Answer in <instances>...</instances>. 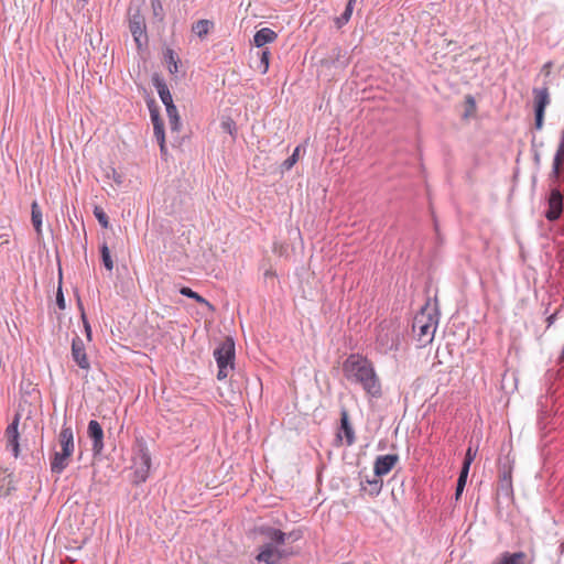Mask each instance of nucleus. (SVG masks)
<instances>
[{"label": "nucleus", "instance_id": "ddd939ff", "mask_svg": "<svg viewBox=\"0 0 564 564\" xmlns=\"http://www.w3.org/2000/svg\"><path fill=\"white\" fill-rule=\"evenodd\" d=\"M399 462V456L395 454L379 455L373 464V473L376 477H382L389 474L395 464Z\"/></svg>", "mask_w": 564, "mask_h": 564}, {"label": "nucleus", "instance_id": "49530a36", "mask_svg": "<svg viewBox=\"0 0 564 564\" xmlns=\"http://www.w3.org/2000/svg\"><path fill=\"white\" fill-rule=\"evenodd\" d=\"M535 141H536V139H535V137H533V138H532V148H535V147H536V142H535Z\"/></svg>", "mask_w": 564, "mask_h": 564}, {"label": "nucleus", "instance_id": "cd10ccee", "mask_svg": "<svg viewBox=\"0 0 564 564\" xmlns=\"http://www.w3.org/2000/svg\"><path fill=\"white\" fill-rule=\"evenodd\" d=\"M164 62L167 65V69L171 74H176L178 72V63L180 59L175 52L172 48H166L164 51Z\"/></svg>", "mask_w": 564, "mask_h": 564}, {"label": "nucleus", "instance_id": "09e8293b", "mask_svg": "<svg viewBox=\"0 0 564 564\" xmlns=\"http://www.w3.org/2000/svg\"><path fill=\"white\" fill-rule=\"evenodd\" d=\"M343 564H354V563H351V562H346V563H343Z\"/></svg>", "mask_w": 564, "mask_h": 564}, {"label": "nucleus", "instance_id": "4c0bfd02", "mask_svg": "<svg viewBox=\"0 0 564 564\" xmlns=\"http://www.w3.org/2000/svg\"><path fill=\"white\" fill-rule=\"evenodd\" d=\"M270 51L264 48L260 53V66H262V73H267L269 69Z\"/></svg>", "mask_w": 564, "mask_h": 564}, {"label": "nucleus", "instance_id": "a18cd8bd", "mask_svg": "<svg viewBox=\"0 0 564 564\" xmlns=\"http://www.w3.org/2000/svg\"><path fill=\"white\" fill-rule=\"evenodd\" d=\"M556 314H552L547 317V326H551L555 321Z\"/></svg>", "mask_w": 564, "mask_h": 564}, {"label": "nucleus", "instance_id": "412c9836", "mask_svg": "<svg viewBox=\"0 0 564 564\" xmlns=\"http://www.w3.org/2000/svg\"><path fill=\"white\" fill-rule=\"evenodd\" d=\"M72 455L64 454V452H55L51 460V471L53 474H62L68 466V459Z\"/></svg>", "mask_w": 564, "mask_h": 564}, {"label": "nucleus", "instance_id": "e433bc0d", "mask_svg": "<svg viewBox=\"0 0 564 564\" xmlns=\"http://www.w3.org/2000/svg\"><path fill=\"white\" fill-rule=\"evenodd\" d=\"M476 457V451H474L470 446L467 448L463 466L462 468L469 470L471 463L474 462Z\"/></svg>", "mask_w": 564, "mask_h": 564}, {"label": "nucleus", "instance_id": "72a5a7b5", "mask_svg": "<svg viewBox=\"0 0 564 564\" xmlns=\"http://www.w3.org/2000/svg\"><path fill=\"white\" fill-rule=\"evenodd\" d=\"M150 2L154 18H156L159 21H163L164 10L162 2L160 0H150Z\"/></svg>", "mask_w": 564, "mask_h": 564}, {"label": "nucleus", "instance_id": "7c9ffc66", "mask_svg": "<svg viewBox=\"0 0 564 564\" xmlns=\"http://www.w3.org/2000/svg\"><path fill=\"white\" fill-rule=\"evenodd\" d=\"M367 484L369 486V490H368V494L371 496V497H377L380 492H381V489H382V486H383V482L381 479H379V477H376L373 479H368L367 480Z\"/></svg>", "mask_w": 564, "mask_h": 564}, {"label": "nucleus", "instance_id": "bb28decb", "mask_svg": "<svg viewBox=\"0 0 564 564\" xmlns=\"http://www.w3.org/2000/svg\"><path fill=\"white\" fill-rule=\"evenodd\" d=\"M214 26V23L210 20L202 19L196 21L192 25V31L195 33L198 37L203 39L205 37L209 30Z\"/></svg>", "mask_w": 564, "mask_h": 564}, {"label": "nucleus", "instance_id": "1a4fd4ad", "mask_svg": "<svg viewBox=\"0 0 564 564\" xmlns=\"http://www.w3.org/2000/svg\"><path fill=\"white\" fill-rule=\"evenodd\" d=\"M512 497H513V487H512L511 467L505 465L499 470V481H498V486H497L498 503H500L501 498L511 500Z\"/></svg>", "mask_w": 564, "mask_h": 564}, {"label": "nucleus", "instance_id": "4be33fe9", "mask_svg": "<svg viewBox=\"0 0 564 564\" xmlns=\"http://www.w3.org/2000/svg\"><path fill=\"white\" fill-rule=\"evenodd\" d=\"M278 34L270 28H262L253 35V43L257 47H262L268 43L273 42Z\"/></svg>", "mask_w": 564, "mask_h": 564}, {"label": "nucleus", "instance_id": "79ce46f5", "mask_svg": "<svg viewBox=\"0 0 564 564\" xmlns=\"http://www.w3.org/2000/svg\"><path fill=\"white\" fill-rule=\"evenodd\" d=\"M223 128L225 131H228L230 134H232V130L235 129V123L232 121L224 122Z\"/></svg>", "mask_w": 564, "mask_h": 564}, {"label": "nucleus", "instance_id": "4468645a", "mask_svg": "<svg viewBox=\"0 0 564 564\" xmlns=\"http://www.w3.org/2000/svg\"><path fill=\"white\" fill-rule=\"evenodd\" d=\"M258 533L263 538V543L278 547L285 543V532L280 529L270 525H261L258 528Z\"/></svg>", "mask_w": 564, "mask_h": 564}, {"label": "nucleus", "instance_id": "a878e982", "mask_svg": "<svg viewBox=\"0 0 564 564\" xmlns=\"http://www.w3.org/2000/svg\"><path fill=\"white\" fill-rule=\"evenodd\" d=\"M357 0H348L344 12L335 19V25L340 29L347 24L351 18L354 7Z\"/></svg>", "mask_w": 564, "mask_h": 564}, {"label": "nucleus", "instance_id": "9d476101", "mask_svg": "<svg viewBox=\"0 0 564 564\" xmlns=\"http://www.w3.org/2000/svg\"><path fill=\"white\" fill-rule=\"evenodd\" d=\"M289 553L285 550H281L278 546L263 543L259 546V553L256 560L259 563L264 564H278L283 557H286Z\"/></svg>", "mask_w": 564, "mask_h": 564}, {"label": "nucleus", "instance_id": "2eb2a0df", "mask_svg": "<svg viewBox=\"0 0 564 564\" xmlns=\"http://www.w3.org/2000/svg\"><path fill=\"white\" fill-rule=\"evenodd\" d=\"M72 357L79 368L89 369L90 365L86 355L84 341L77 335L72 340Z\"/></svg>", "mask_w": 564, "mask_h": 564}, {"label": "nucleus", "instance_id": "6e6552de", "mask_svg": "<svg viewBox=\"0 0 564 564\" xmlns=\"http://www.w3.org/2000/svg\"><path fill=\"white\" fill-rule=\"evenodd\" d=\"M399 333L395 329L381 327L377 334V349L381 354H388L399 349Z\"/></svg>", "mask_w": 564, "mask_h": 564}, {"label": "nucleus", "instance_id": "de8ad7c7", "mask_svg": "<svg viewBox=\"0 0 564 564\" xmlns=\"http://www.w3.org/2000/svg\"><path fill=\"white\" fill-rule=\"evenodd\" d=\"M10 490H11V488H8L7 491L4 492V496L10 495Z\"/></svg>", "mask_w": 564, "mask_h": 564}, {"label": "nucleus", "instance_id": "c85d7f7f", "mask_svg": "<svg viewBox=\"0 0 564 564\" xmlns=\"http://www.w3.org/2000/svg\"><path fill=\"white\" fill-rule=\"evenodd\" d=\"M468 473H469V470L460 468L459 476H458V479L456 482V490H455V500L456 501L459 500V498L465 489Z\"/></svg>", "mask_w": 564, "mask_h": 564}, {"label": "nucleus", "instance_id": "2f4dec72", "mask_svg": "<svg viewBox=\"0 0 564 564\" xmlns=\"http://www.w3.org/2000/svg\"><path fill=\"white\" fill-rule=\"evenodd\" d=\"M94 216L102 228L106 229L109 227V218L101 207L96 206L94 208Z\"/></svg>", "mask_w": 564, "mask_h": 564}, {"label": "nucleus", "instance_id": "0eeeda50", "mask_svg": "<svg viewBox=\"0 0 564 564\" xmlns=\"http://www.w3.org/2000/svg\"><path fill=\"white\" fill-rule=\"evenodd\" d=\"M534 96V127L541 130L544 123L545 109L550 104V94L546 86L541 88H533Z\"/></svg>", "mask_w": 564, "mask_h": 564}, {"label": "nucleus", "instance_id": "dca6fc26", "mask_svg": "<svg viewBox=\"0 0 564 564\" xmlns=\"http://www.w3.org/2000/svg\"><path fill=\"white\" fill-rule=\"evenodd\" d=\"M341 434H344V437L346 440V444L348 446L352 445L355 443L356 436L355 431L349 422V415L345 408H341L340 410V427L337 433V438L339 441L343 440Z\"/></svg>", "mask_w": 564, "mask_h": 564}, {"label": "nucleus", "instance_id": "20e7f679", "mask_svg": "<svg viewBox=\"0 0 564 564\" xmlns=\"http://www.w3.org/2000/svg\"><path fill=\"white\" fill-rule=\"evenodd\" d=\"M134 482L137 485L144 482L151 468V455L148 445L143 438H137L135 452L133 456Z\"/></svg>", "mask_w": 564, "mask_h": 564}, {"label": "nucleus", "instance_id": "b1692460", "mask_svg": "<svg viewBox=\"0 0 564 564\" xmlns=\"http://www.w3.org/2000/svg\"><path fill=\"white\" fill-rule=\"evenodd\" d=\"M42 210L36 200H34L31 205V220L32 225L37 232V235L42 234Z\"/></svg>", "mask_w": 564, "mask_h": 564}, {"label": "nucleus", "instance_id": "423d86ee", "mask_svg": "<svg viewBox=\"0 0 564 564\" xmlns=\"http://www.w3.org/2000/svg\"><path fill=\"white\" fill-rule=\"evenodd\" d=\"M129 30L138 48L148 45L149 37L147 33L145 19L139 9H135L134 11L129 9Z\"/></svg>", "mask_w": 564, "mask_h": 564}, {"label": "nucleus", "instance_id": "393cba45", "mask_svg": "<svg viewBox=\"0 0 564 564\" xmlns=\"http://www.w3.org/2000/svg\"><path fill=\"white\" fill-rule=\"evenodd\" d=\"M180 293L183 295V296H186L188 299H193L194 301H196L197 303L199 304H203L205 305L208 310L210 311H214V306L205 299L200 294H198L197 292L193 291L191 288L188 286H182L180 289Z\"/></svg>", "mask_w": 564, "mask_h": 564}, {"label": "nucleus", "instance_id": "9b49d317", "mask_svg": "<svg viewBox=\"0 0 564 564\" xmlns=\"http://www.w3.org/2000/svg\"><path fill=\"white\" fill-rule=\"evenodd\" d=\"M148 107L150 110L151 121L153 123L154 137L160 145L161 152L164 153L166 151V145L163 120L160 117V112L154 100H150L148 102Z\"/></svg>", "mask_w": 564, "mask_h": 564}, {"label": "nucleus", "instance_id": "c03bdc74", "mask_svg": "<svg viewBox=\"0 0 564 564\" xmlns=\"http://www.w3.org/2000/svg\"><path fill=\"white\" fill-rule=\"evenodd\" d=\"M557 364H558L561 367H564V346H563L562 352H561V355H560V357H558Z\"/></svg>", "mask_w": 564, "mask_h": 564}, {"label": "nucleus", "instance_id": "37998d69", "mask_svg": "<svg viewBox=\"0 0 564 564\" xmlns=\"http://www.w3.org/2000/svg\"><path fill=\"white\" fill-rule=\"evenodd\" d=\"M533 161H534L535 166L539 167L541 164V154L538 150H534Z\"/></svg>", "mask_w": 564, "mask_h": 564}, {"label": "nucleus", "instance_id": "f03ea898", "mask_svg": "<svg viewBox=\"0 0 564 564\" xmlns=\"http://www.w3.org/2000/svg\"><path fill=\"white\" fill-rule=\"evenodd\" d=\"M563 163H564V130L561 132V140L557 145L555 155L553 158L552 171L549 175L550 181L553 183V187L551 188L549 197H547L549 208L545 212V218L549 221L557 220L564 212L563 192L561 189Z\"/></svg>", "mask_w": 564, "mask_h": 564}, {"label": "nucleus", "instance_id": "c9c22d12", "mask_svg": "<svg viewBox=\"0 0 564 564\" xmlns=\"http://www.w3.org/2000/svg\"><path fill=\"white\" fill-rule=\"evenodd\" d=\"M56 304L59 310L66 308L65 297L62 290V272L59 271V285L56 292Z\"/></svg>", "mask_w": 564, "mask_h": 564}, {"label": "nucleus", "instance_id": "58836bf2", "mask_svg": "<svg viewBox=\"0 0 564 564\" xmlns=\"http://www.w3.org/2000/svg\"><path fill=\"white\" fill-rule=\"evenodd\" d=\"M107 176L111 177L118 186L123 183V175L118 173L115 169H111L110 172L107 173Z\"/></svg>", "mask_w": 564, "mask_h": 564}, {"label": "nucleus", "instance_id": "7ed1b4c3", "mask_svg": "<svg viewBox=\"0 0 564 564\" xmlns=\"http://www.w3.org/2000/svg\"><path fill=\"white\" fill-rule=\"evenodd\" d=\"M214 358L218 366V380H225L234 369L235 343L231 337L223 340L214 350Z\"/></svg>", "mask_w": 564, "mask_h": 564}, {"label": "nucleus", "instance_id": "473e14b6", "mask_svg": "<svg viewBox=\"0 0 564 564\" xmlns=\"http://www.w3.org/2000/svg\"><path fill=\"white\" fill-rule=\"evenodd\" d=\"M466 109L464 112V118L471 117L476 111V100L471 95H467L465 97Z\"/></svg>", "mask_w": 564, "mask_h": 564}, {"label": "nucleus", "instance_id": "c756f323", "mask_svg": "<svg viewBox=\"0 0 564 564\" xmlns=\"http://www.w3.org/2000/svg\"><path fill=\"white\" fill-rule=\"evenodd\" d=\"M100 256H101L104 267L108 271H112L113 260L111 258V253H110V250H109L107 243H102V246L100 247Z\"/></svg>", "mask_w": 564, "mask_h": 564}, {"label": "nucleus", "instance_id": "6ab92c4d", "mask_svg": "<svg viewBox=\"0 0 564 564\" xmlns=\"http://www.w3.org/2000/svg\"><path fill=\"white\" fill-rule=\"evenodd\" d=\"M153 86L155 87L162 104L167 107L173 102L171 91L162 77L154 75L152 77Z\"/></svg>", "mask_w": 564, "mask_h": 564}, {"label": "nucleus", "instance_id": "5701e85b", "mask_svg": "<svg viewBox=\"0 0 564 564\" xmlns=\"http://www.w3.org/2000/svg\"><path fill=\"white\" fill-rule=\"evenodd\" d=\"M165 110L169 118V126L171 132H180L182 122L176 106L174 104H171L170 106L165 107Z\"/></svg>", "mask_w": 564, "mask_h": 564}, {"label": "nucleus", "instance_id": "a211bd4d", "mask_svg": "<svg viewBox=\"0 0 564 564\" xmlns=\"http://www.w3.org/2000/svg\"><path fill=\"white\" fill-rule=\"evenodd\" d=\"M19 416H15L14 420L8 425L6 430V435L8 440V447L11 448L13 456H19Z\"/></svg>", "mask_w": 564, "mask_h": 564}, {"label": "nucleus", "instance_id": "39448f33", "mask_svg": "<svg viewBox=\"0 0 564 564\" xmlns=\"http://www.w3.org/2000/svg\"><path fill=\"white\" fill-rule=\"evenodd\" d=\"M437 322L431 314L424 311L416 314L412 324V330L416 336L420 347L432 343L436 330Z\"/></svg>", "mask_w": 564, "mask_h": 564}, {"label": "nucleus", "instance_id": "a19ab883", "mask_svg": "<svg viewBox=\"0 0 564 564\" xmlns=\"http://www.w3.org/2000/svg\"><path fill=\"white\" fill-rule=\"evenodd\" d=\"M82 318H83V323H84V328H85V332H86V335L88 337V339L91 338V328H90V325L86 318V315L85 313L82 314Z\"/></svg>", "mask_w": 564, "mask_h": 564}, {"label": "nucleus", "instance_id": "f8f14e48", "mask_svg": "<svg viewBox=\"0 0 564 564\" xmlns=\"http://www.w3.org/2000/svg\"><path fill=\"white\" fill-rule=\"evenodd\" d=\"M87 435L93 442L91 451L95 456L100 455L104 451V430L98 421L91 420L87 426Z\"/></svg>", "mask_w": 564, "mask_h": 564}, {"label": "nucleus", "instance_id": "f704fd0d", "mask_svg": "<svg viewBox=\"0 0 564 564\" xmlns=\"http://www.w3.org/2000/svg\"><path fill=\"white\" fill-rule=\"evenodd\" d=\"M300 147H296L293 153L282 163L284 170H291L299 160Z\"/></svg>", "mask_w": 564, "mask_h": 564}, {"label": "nucleus", "instance_id": "aec40b11", "mask_svg": "<svg viewBox=\"0 0 564 564\" xmlns=\"http://www.w3.org/2000/svg\"><path fill=\"white\" fill-rule=\"evenodd\" d=\"M58 441H59V444L62 447V452H64V454L73 455V453H74V434H73V430L70 426L64 425L62 427L59 435H58Z\"/></svg>", "mask_w": 564, "mask_h": 564}, {"label": "nucleus", "instance_id": "ea45409f", "mask_svg": "<svg viewBox=\"0 0 564 564\" xmlns=\"http://www.w3.org/2000/svg\"><path fill=\"white\" fill-rule=\"evenodd\" d=\"M302 532L300 530H293L289 533H285V541L296 542L302 539Z\"/></svg>", "mask_w": 564, "mask_h": 564}, {"label": "nucleus", "instance_id": "f3484780", "mask_svg": "<svg viewBox=\"0 0 564 564\" xmlns=\"http://www.w3.org/2000/svg\"><path fill=\"white\" fill-rule=\"evenodd\" d=\"M322 63L328 67L344 68L349 64V57L346 52L336 46L330 51L328 57L322 61Z\"/></svg>", "mask_w": 564, "mask_h": 564}, {"label": "nucleus", "instance_id": "f257e3e1", "mask_svg": "<svg viewBox=\"0 0 564 564\" xmlns=\"http://www.w3.org/2000/svg\"><path fill=\"white\" fill-rule=\"evenodd\" d=\"M345 378L359 384L366 394L379 399L382 395V386L371 360L361 354H350L343 362Z\"/></svg>", "mask_w": 564, "mask_h": 564}]
</instances>
